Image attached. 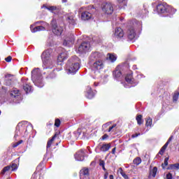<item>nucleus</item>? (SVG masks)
Returning <instances> with one entry per match:
<instances>
[{
  "mask_svg": "<svg viewBox=\"0 0 179 179\" xmlns=\"http://www.w3.org/2000/svg\"><path fill=\"white\" fill-rule=\"evenodd\" d=\"M178 97H179V92H175L173 96V101H178Z\"/></svg>",
  "mask_w": 179,
  "mask_h": 179,
  "instance_id": "nucleus-38",
  "label": "nucleus"
},
{
  "mask_svg": "<svg viewBox=\"0 0 179 179\" xmlns=\"http://www.w3.org/2000/svg\"><path fill=\"white\" fill-rule=\"evenodd\" d=\"M108 178V173H106L104 175V179Z\"/></svg>",
  "mask_w": 179,
  "mask_h": 179,
  "instance_id": "nucleus-54",
  "label": "nucleus"
},
{
  "mask_svg": "<svg viewBox=\"0 0 179 179\" xmlns=\"http://www.w3.org/2000/svg\"><path fill=\"white\" fill-rule=\"evenodd\" d=\"M67 20L70 24H75V20L72 17H69Z\"/></svg>",
  "mask_w": 179,
  "mask_h": 179,
  "instance_id": "nucleus-41",
  "label": "nucleus"
},
{
  "mask_svg": "<svg viewBox=\"0 0 179 179\" xmlns=\"http://www.w3.org/2000/svg\"><path fill=\"white\" fill-rule=\"evenodd\" d=\"M55 138H57V134H55V136L48 141L47 149H48V148H51V145H52V142H54Z\"/></svg>",
  "mask_w": 179,
  "mask_h": 179,
  "instance_id": "nucleus-31",
  "label": "nucleus"
},
{
  "mask_svg": "<svg viewBox=\"0 0 179 179\" xmlns=\"http://www.w3.org/2000/svg\"><path fill=\"white\" fill-rule=\"evenodd\" d=\"M139 135H141V134H133L131 136V138H138V136H139Z\"/></svg>",
  "mask_w": 179,
  "mask_h": 179,
  "instance_id": "nucleus-51",
  "label": "nucleus"
},
{
  "mask_svg": "<svg viewBox=\"0 0 179 179\" xmlns=\"http://www.w3.org/2000/svg\"><path fill=\"white\" fill-rule=\"evenodd\" d=\"M115 150H116V148H114L113 150H112V154L113 155H115Z\"/></svg>",
  "mask_w": 179,
  "mask_h": 179,
  "instance_id": "nucleus-55",
  "label": "nucleus"
},
{
  "mask_svg": "<svg viewBox=\"0 0 179 179\" xmlns=\"http://www.w3.org/2000/svg\"><path fill=\"white\" fill-rule=\"evenodd\" d=\"M110 125H111V122H107L104 124H103L102 126V129L103 132H107V131L108 130V127H110Z\"/></svg>",
  "mask_w": 179,
  "mask_h": 179,
  "instance_id": "nucleus-29",
  "label": "nucleus"
},
{
  "mask_svg": "<svg viewBox=\"0 0 179 179\" xmlns=\"http://www.w3.org/2000/svg\"><path fill=\"white\" fill-rule=\"evenodd\" d=\"M52 31L56 36H61L64 31L62 27L57 24V20H52L51 22Z\"/></svg>",
  "mask_w": 179,
  "mask_h": 179,
  "instance_id": "nucleus-7",
  "label": "nucleus"
},
{
  "mask_svg": "<svg viewBox=\"0 0 179 179\" xmlns=\"http://www.w3.org/2000/svg\"><path fill=\"white\" fill-rule=\"evenodd\" d=\"M164 166H169V157L164 159V164H162L163 169H164Z\"/></svg>",
  "mask_w": 179,
  "mask_h": 179,
  "instance_id": "nucleus-42",
  "label": "nucleus"
},
{
  "mask_svg": "<svg viewBox=\"0 0 179 179\" xmlns=\"http://www.w3.org/2000/svg\"><path fill=\"white\" fill-rule=\"evenodd\" d=\"M77 162H83L85 160V150H80L74 155Z\"/></svg>",
  "mask_w": 179,
  "mask_h": 179,
  "instance_id": "nucleus-16",
  "label": "nucleus"
},
{
  "mask_svg": "<svg viewBox=\"0 0 179 179\" xmlns=\"http://www.w3.org/2000/svg\"><path fill=\"white\" fill-rule=\"evenodd\" d=\"M94 86H97V84H96V83H94Z\"/></svg>",
  "mask_w": 179,
  "mask_h": 179,
  "instance_id": "nucleus-61",
  "label": "nucleus"
},
{
  "mask_svg": "<svg viewBox=\"0 0 179 179\" xmlns=\"http://www.w3.org/2000/svg\"><path fill=\"white\" fill-rule=\"evenodd\" d=\"M145 121H146V122H145L146 127H152V125L153 124V120H152V118L147 117Z\"/></svg>",
  "mask_w": 179,
  "mask_h": 179,
  "instance_id": "nucleus-28",
  "label": "nucleus"
},
{
  "mask_svg": "<svg viewBox=\"0 0 179 179\" xmlns=\"http://www.w3.org/2000/svg\"><path fill=\"white\" fill-rule=\"evenodd\" d=\"M123 86H124L125 87H131V86L126 85L125 84H123Z\"/></svg>",
  "mask_w": 179,
  "mask_h": 179,
  "instance_id": "nucleus-59",
  "label": "nucleus"
},
{
  "mask_svg": "<svg viewBox=\"0 0 179 179\" xmlns=\"http://www.w3.org/2000/svg\"><path fill=\"white\" fill-rule=\"evenodd\" d=\"M169 143H166L165 145L162 148L163 150H165L167 149V146H169Z\"/></svg>",
  "mask_w": 179,
  "mask_h": 179,
  "instance_id": "nucleus-49",
  "label": "nucleus"
},
{
  "mask_svg": "<svg viewBox=\"0 0 179 179\" xmlns=\"http://www.w3.org/2000/svg\"><path fill=\"white\" fill-rule=\"evenodd\" d=\"M164 152H166V150H163V148H161L160 151L159 152V155H163Z\"/></svg>",
  "mask_w": 179,
  "mask_h": 179,
  "instance_id": "nucleus-48",
  "label": "nucleus"
},
{
  "mask_svg": "<svg viewBox=\"0 0 179 179\" xmlns=\"http://www.w3.org/2000/svg\"><path fill=\"white\" fill-rule=\"evenodd\" d=\"M31 179H37V176H36V175H33Z\"/></svg>",
  "mask_w": 179,
  "mask_h": 179,
  "instance_id": "nucleus-56",
  "label": "nucleus"
},
{
  "mask_svg": "<svg viewBox=\"0 0 179 179\" xmlns=\"http://www.w3.org/2000/svg\"><path fill=\"white\" fill-rule=\"evenodd\" d=\"M109 178H110V179H114V176H113V175H110V176H109Z\"/></svg>",
  "mask_w": 179,
  "mask_h": 179,
  "instance_id": "nucleus-57",
  "label": "nucleus"
},
{
  "mask_svg": "<svg viewBox=\"0 0 179 179\" xmlns=\"http://www.w3.org/2000/svg\"><path fill=\"white\" fill-rule=\"evenodd\" d=\"M43 8H45V9H47L48 10H50V12H52L53 10H55L57 9V7L55 6L47 7V6H43Z\"/></svg>",
  "mask_w": 179,
  "mask_h": 179,
  "instance_id": "nucleus-37",
  "label": "nucleus"
},
{
  "mask_svg": "<svg viewBox=\"0 0 179 179\" xmlns=\"http://www.w3.org/2000/svg\"><path fill=\"white\" fill-rule=\"evenodd\" d=\"M156 174H157V167L155 166L150 171V177H152L155 178L156 177Z\"/></svg>",
  "mask_w": 179,
  "mask_h": 179,
  "instance_id": "nucleus-25",
  "label": "nucleus"
},
{
  "mask_svg": "<svg viewBox=\"0 0 179 179\" xmlns=\"http://www.w3.org/2000/svg\"><path fill=\"white\" fill-rule=\"evenodd\" d=\"M9 170H11V171H15L17 170V164L15 163H13L11 166H7L4 167L1 171V174H5L6 171H9Z\"/></svg>",
  "mask_w": 179,
  "mask_h": 179,
  "instance_id": "nucleus-17",
  "label": "nucleus"
},
{
  "mask_svg": "<svg viewBox=\"0 0 179 179\" xmlns=\"http://www.w3.org/2000/svg\"><path fill=\"white\" fill-rule=\"evenodd\" d=\"M74 134L77 136H79L80 135L82 134V130L80 129H78L77 131H75Z\"/></svg>",
  "mask_w": 179,
  "mask_h": 179,
  "instance_id": "nucleus-45",
  "label": "nucleus"
},
{
  "mask_svg": "<svg viewBox=\"0 0 179 179\" xmlns=\"http://www.w3.org/2000/svg\"><path fill=\"white\" fill-rule=\"evenodd\" d=\"M73 43H75V36H73V34H71L65 38L63 45L65 47H71V45H73Z\"/></svg>",
  "mask_w": 179,
  "mask_h": 179,
  "instance_id": "nucleus-12",
  "label": "nucleus"
},
{
  "mask_svg": "<svg viewBox=\"0 0 179 179\" xmlns=\"http://www.w3.org/2000/svg\"><path fill=\"white\" fill-rule=\"evenodd\" d=\"M120 174L122 177H123V178L129 179V178L128 177V175H127V173L124 172V171H122V168H120Z\"/></svg>",
  "mask_w": 179,
  "mask_h": 179,
  "instance_id": "nucleus-35",
  "label": "nucleus"
},
{
  "mask_svg": "<svg viewBox=\"0 0 179 179\" xmlns=\"http://www.w3.org/2000/svg\"><path fill=\"white\" fill-rule=\"evenodd\" d=\"M134 69H136V66H134Z\"/></svg>",
  "mask_w": 179,
  "mask_h": 179,
  "instance_id": "nucleus-60",
  "label": "nucleus"
},
{
  "mask_svg": "<svg viewBox=\"0 0 179 179\" xmlns=\"http://www.w3.org/2000/svg\"><path fill=\"white\" fill-rule=\"evenodd\" d=\"M107 138H108V135H107V134H104V135L102 136V139H107Z\"/></svg>",
  "mask_w": 179,
  "mask_h": 179,
  "instance_id": "nucleus-53",
  "label": "nucleus"
},
{
  "mask_svg": "<svg viewBox=\"0 0 179 179\" xmlns=\"http://www.w3.org/2000/svg\"><path fill=\"white\" fill-rule=\"evenodd\" d=\"M23 89L24 92H26L27 94H28V93H31V86H30L29 84H24Z\"/></svg>",
  "mask_w": 179,
  "mask_h": 179,
  "instance_id": "nucleus-26",
  "label": "nucleus"
},
{
  "mask_svg": "<svg viewBox=\"0 0 179 179\" xmlns=\"http://www.w3.org/2000/svg\"><path fill=\"white\" fill-rule=\"evenodd\" d=\"M169 170H179V164H171L169 166Z\"/></svg>",
  "mask_w": 179,
  "mask_h": 179,
  "instance_id": "nucleus-32",
  "label": "nucleus"
},
{
  "mask_svg": "<svg viewBox=\"0 0 179 179\" xmlns=\"http://www.w3.org/2000/svg\"><path fill=\"white\" fill-rule=\"evenodd\" d=\"M83 8H80L79 12L81 13V19L82 20H89L92 19V13L87 11H83Z\"/></svg>",
  "mask_w": 179,
  "mask_h": 179,
  "instance_id": "nucleus-15",
  "label": "nucleus"
},
{
  "mask_svg": "<svg viewBox=\"0 0 179 179\" xmlns=\"http://www.w3.org/2000/svg\"><path fill=\"white\" fill-rule=\"evenodd\" d=\"M101 8L103 13H106V15H112L114 12V7L110 3H103Z\"/></svg>",
  "mask_w": 179,
  "mask_h": 179,
  "instance_id": "nucleus-11",
  "label": "nucleus"
},
{
  "mask_svg": "<svg viewBox=\"0 0 179 179\" xmlns=\"http://www.w3.org/2000/svg\"><path fill=\"white\" fill-rule=\"evenodd\" d=\"M42 23V25L38 26V27H34V25H31L30 26V29L31 33H36V31H43L46 29H48L50 27V24L47 22H44L43 21L41 22Z\"/></svg>",
  "mask_w": 179,
  "mask_h": 179,
  "instance_id": "nucleus-8",
  "label": "nucleus"
},
{
  "mask_svg": "<svg viewBox=\"0 0 179 179\" xmlns=\"http://www.w3.org/2000/svg\"><path fill=\"white\" fill-rule=\"evenodd\" d=\"M52 49L49 48L45 50L41 55L43 69H52L55 66V62L51 59Z\"/></svg>",
  "mask_w": 179,
  "mask_h": 179,
  "instance_id": "nucleus-1",
  "label": "nucleus"
},
{
  "mask_svg": "<svg viewBox=\"0 0 179 179\" xmlns=\"http://www.w3.org/2000/svg\"><path fill=\"white\" fill-rule=\"evenodd\" d=\"M46 45L48 47H52V45H54V41L52 40V38H49L47 41Z\"/></svg>",
  "mask_w": 179,
  "mask_h": 179,
  "instance_id": "nucleus-36",
  "label": "nucleus"
},
{
  "mask_svg": "<svg viewBox=\"0 0 179 179\" xmlns=\"http://www.w3.org/2000/svg\"><path fill=\"white\" fill-rule=\"evenodd\" d=\"M125 80L127 83H129V85H131L132 86H136L138 85V83H135L134 80V78H132V75L131 73L127 74L125 76Z\"/></svg>",
  "mask_w": 179,
  "mask_h": 179,
  "instance_id": "nucleus-20",
  "label": "nucleus"
},
{
  "mask_svg": "<svg viewBox=\"0 0 179 179\" xmlns=\"http://www.w3.org/2000/svg\"><path fill=\"white\" fill-rule=\"evenodd\" d=\"M111 148V145L108 144H103L101 147V152H108V150H110V148Z\"/></svg>",
  "mask_w": 179,
  "mask_h": 179,
  "instance_id": "nucleus-24",
  "label": "nucleus"
},
{
  "mask_svg": "<svg viewBox=\"0 0 179 179\" xmlns=\"http://www.w3.org/2000/svg\"><path fill=\"white\" fill-rule=\"evenodd\" d=\"M21 143H23V141L20 140V141L15 143V144H13V148H17V146H19V145H21Z\"/></svg>",
  "mask_w": 179,
  "mask_h": 179,
  "instance_id": "nucleus-44",
  "label": "nucleus"
},
{
  "mask_svg": "<svg viewBox=\"0 0 179 179\" xmlns=\"http://www.w3.org/2000/svg\"><path fill=\"white\" fill-rule=\"evenodd\" d=\"M118 3H123V5H126L127 0H117Z\"/></svg>",
  "mask_w": 179,
  "mask_h": 179,
  "instance_id": "nucleus-46",
  "label": "nucleus"
},
{
  "mask_svg": "<svg viewBox=\"0 0 179 179\" xmlns=\"http://www.w3.org/2000/svg\"><path fill=\"white\" fill-rule=\"evenodd\" d=\"M89 169L83 168L80 171V179H89Z\"/></svg>",
  "mask_w": 179,
  "mask_h": 179,
  "instance_id": "nucleus-18",
  "label": "nucleus"
},
{
  "mask_svg": "<svg viewBox=\"0 0 179 179\" xmlns=\"http://www.w3.org/2000/svg\"><path fill=\"white\" fill-rule=\"evenodd\" d=\"M31 129H33V127L31 126Z\"/></svg>",
  "mask_w": 179,
  "mask_h": 179,
  "instance_id": "nucleus-63",
  "label": "nucleus"
},
{
  "mask_svg": "<svg viewBox=\"0 0 179 179\" xmlns=\"http://www.w3.org/2000/svg\"><path fill=\"white\" fill-rule=\"evenodd\" d=\"M92 50V46L90 45V43L89 42H83L78 47V52L80 54H86V52H89V51Z\"/></svg>",
  "mask_w": 179,
  "mask_h": 179,
  "instance_id": "nucleus-9",
  "label": "nucleus"
},
{
  "mask_svg": "<svg viewBox=\"0 0 179 179\" xmlns=\"http://www.w3.org/2000/svg\"><path fill=\"white\" fill-rule=\"evenodd\" d=\"M136 120L138 125H142V124L143 123V120H142V115H138Z\"/></svg>",
  "mask_w": 179,
  "mask_h": 179,
  "instance_id": "nucleus-33",
  "label": "nucleus"
},
{
  "mask_svg": "<svg viewBox=\"0 0 179 179\" xmlns=\"http://www.w3.org/2000/svg\"><path fill=\"white\" fill-rule=\"evenodd\" d=\"M173 140V136H171L169 140L167 141V143H170L171 142V141Z\"/></svg>",
  "mask_w": 179,
  "mask_h": 179,
  "instance_id": "nucleus-52",
  "label": "nucleus"
},
{
  "mask_svg": "<svg viewBox=\"0 0 179 179\" xmlns=\"http://www.w3.org/2000/svg\"><path fill=\"white\" fill-rule=\"evenodd\" d=\"M156 13H174L177 11L175 8L166 3H159L154 9Z\"/></svg>",
  "mask_w": 179,
  "mask_h": 179,
  "instance_id": "nucleus-5",
  "label": "nucleus"
},
{
  "mask_svg": "<svg viewBox=\"0 0 179 179\" xmlns=\"http://www.w3.org/2000/svg\"><path fill=\"white\" fill-rule=\"evenodd\" d=\"M99 166H101V167H102L103 170H104V171H106V162H104L103 160H100L99 161Z\"/></svg>",
  "mask_w": 179,
  "mask_h": 179,
  "instance_id": "nucleus-39",
  "label": "nucleus"
},
{
  "mask_svg": "<svg viewBox=\"0 0 179 179\" xmlns=\"http://www.w3.org/2000/svg\"><path fill=\"white\" fill-rule=\"evenodd\" d=\"M104 59L94 62L92 66V70L94 73H100V71L104 69Z\"/></svg>",
  "mask_w": 179,
  "mask_h": 179,
  "instance_id": "nucleus-6",
  "label": "nucleus"
},
{
  "mask_svg": "<svg viewBox=\"0 0 179 179\" xmlns=\"http://www.w3.org/2000/svg\"><path fill=\"white\" fill-rule=\"evenodd\" d=\"M106 59L108 61H110L111 62H115V61H117V55L108 53Z\"/></svg>",
  "mask_w": 179,
  "mask_h": 179,
  "instance_id": "nucleus-23",
  "label": "nucleus"
},
{
  "mask_svg": "<svg viewBox=\"0 0 179 179\" xmlns=\"http://www.w3.org/2000/svg\"><path fill=\"white\" fill-rule=\"evenodd\" d=\"M113 75L115 80H121L122 79V72L121 71V66H117L113 71Z\"/></svg>",
  "mask_w": 179,
  "mask_h": 179,
  "instance_id": "nucleus-13",
  "label": "nucleus"
},
{
  "mask_svg": "<svg viewBox=\"0 0 179 179\" xmlns=\"http://www.w3.org/2000/svg\"><path fill=\"white\" fill-rule=\"evenodd\" d=\"M133 163H134V164H136V166H139V164H141V163H142V159H141L140 157H137L134 159Z\"/></svg>",
  "mask_w": 179,
  "mask_h": 179,
  "instance_id": "nucleus-34",
  "label": "nucleus"
},
{
  "mask_svg": "<svg viewBox=\"0 0 179 179\" xmlns=\"http://www.w3.org/2000/svg\"><path fill=\"white\" fill-rule=\"evenodd\" d=\"M1 113H2V112L0 110V115H1Z\"/></svg>",
  "mask_w": 179,
  "mask_h": 179,
  "instance_id": "nucleus-62",
  "label": "nucleus"
},
{
  "mask_svg": "<svg viewBox=\"0 0 179 179\" xmlns=\"http://www.w3.org/2000/svg\"><path fill=\"white\" fill-rule=\"evenodd\" d=\"M68 58V52L64 50L57 57V62H64Z\"/></svg>",
  "mask_w": 179,
  "mask_h": 179,
  "instance_id": "nucleus-19",
  "label": "nucleus"
},
{
  "mask_svg": "<svg viewBox=\"0 0 179 179\" xmlns=\"http://www.w3.org/2000/svg\"><path fill=\"white\" fill-rule=\"evenodd\" d=\"M5 83L6 86H10L12 85V76L10 74L5 76Z\"/></svg>",
  "mask_w": 179,
  "mask_h": 179,
  "instance_id": "nucleus-22",
  "label": "nucleus"
},
{
  "mask_svg": "<svg viewBox=\"0 0 179 179\" xmlns=\"http://www.w3.org/2000/svg\"><path fill=\"white\" fill-rule=\"evenodd\" d=\"M80 59L76 56L72 57L67 62L66 71L67 73H76L79 71L80 66L79 65Z\"/></svg>",
  "mask_w": 179,
  "mask_h": 179,
  "instance_id": "nucleus-3",
  "label": "nucleus"
},
{
  "mask_svg": "<svg viewBox=\"0 0 179 179\" xmlns=\"http://www.w3.org/2000/svg\"><path fill=\"white\" fill-rule=\"evenodd\" d=\"M59 125H61V120H59V119H56L55 122V127H57L58 128Z\"/></svg>",
  "mask_w": 179,
  "mask_h": 179,
  "instance_id": "nucleus-43",
  "label": "nucleus"
},
{
  "mask_svg": "<svg viewBox=\"0 0 179 179\" xmlns=\"http://www.w3.org/2000/svg\"><path fill=\"white\" fill-rule=\"evenodd\" d=\"M11 97H17L20 93L19 92L18 90L15 88L13 91L10 92Z\"/></svg>",
  "mask_w": 179,
  "mask_h": 179,
  "instance_id": "nucleus-27",
  "label": "nucleus"
},
{
  "mask_svg": "<svg viewBox=\"0 0 179 179\" xmlns=\"http://www.w3.org/2000/svg\"><path fill=\"white\" fill-rule=\"evenodd\" d=\"M67 1H68V0H62V2L63 3H65L67 2Z\"/></svg>",
  "mask_w": 179,
  "mask_h": 179,
  "instance_id": "nucleus-58",
  "label": "nucleus"
},
{
  "mask_svg": "<svg viewBox=\"0 0 179 179\" xmlns=\"http://www.w3.org/2000/svg\"><path fill=\"white\" fill-rule=\"evenodd\" d=\"M20 135H22V131H20V124H18L16 127L15 138H17Z\"/></svg>",
  "mask_w": 179,
  "mask_h": 179,
  "instance_id": "nucleus-30",
  "label": "nucleus"
},
{
  "mask_svg": "<svg viewBox=\"0 0 179 179\" xmlns=\"http://www.w3.org/2000/svg\"><path fill=\"white\" fill-rule=\"evenodd\" d=\"M166 179H173V176H171V173H168L166 175Z\"/></svg>",
  "mask_w": 179,
  "mask_h": 179,
  "instance_id": "nucleus-50",
  "label": "nucleus"
},
{
  "mask_svg": "<svg viewBox=\"0 0 179 179\" xmlns=\"http://www.w3.org/2000/svg\"><path fill=\"white\" fill-rule=\"evenodd\" d=\"M115 127H117V124H113L112 126L111 125H110L109 127H108V130H107V132H113V129H114V128H115Z\"/></svg>",
  "mask_w": 179,
  "mask_h": 179,
  "instance_id": "nucleus-40",
  "label": "nucleus"
},
{
  "mask_svg": "<svg viewBox=\"0 0 179 179\" xmlns=\"http://www.w3.org/2000/svg\"><path fill=\"white\" fill-rule=\"evenodd\" d=\"M100 59H104V55L99 52H92L89 57L90 62H96Z\"/></svg>",
  "mask_w": 179,
  "mask_h": 179,
  "instance_id": "nucleus-10",
  "label": "nucleus"
},
{
  "mask_svg": "<svg viewBox=\"0 0 179 179\" xmlns=\"http://www.w3.org/2000/svg\"><path fill=\"white\" fill-rule=\"evenodd\" d=\"M31 80L37 87H43L44 86L40 69H35L31 71Z\"/></svg>",
  "mask_w": 179,
  "mask_h": 179,
  "instance_id": "nucleus-4",
  "label": "nucleus"
},
{
  "mask_svg": "<svg viewBox=\"0 0 179 179\" xmlns=\"http://www.w3.org/2000/svg\"><path fill=\"white\" fill-rule=\"evenodd\" d=\"M94 94H96V93L92 91V87H87L86 89V94H85L87 99H93V97H94Z\"/></svg>",
  "mask_w": 179,
  "mask_h": 179,
  "instance_id": "nucleus-21",
  "label": "nucleus"
},
{
  "mask_svg": "<svg viewBox=\"0 0 179 179\" xmlns=\"http://www.w3.org/2000/svg\"><path fill=\"white\" fill-rule=\"evenodd\" d=\"M142 29V22L139 21H134L133 25L129 26L127 30V37L129 40H135L138 35L136 31H140Z\"/></svg>",
  "mask_w": 179,
  "mask_h": 179,
  "instance_id": "nucleus-2",
  "label": "nucleus"
},
{
  "mask_svg": "<svg viewBox=\"0 0 179 179\" xmlns=\"http://www.w3.org/2000/svg\"><path fill=\"white\" fill-rule=\"evenodd\" d=\"M124 37V30L121 27H117L115 29L114 38L117 40H121Z\"/></svg>",
  "mask_w": 179,
  "mask_h": 179,
  "instance_id": "nucleus-14",
  "label": "nucleus"
},
{
  "mask_svg": "<svg viewBox=\"0 0 179 179\" xmlns=\"http://www.w3.org/2000/svg\"><path fill=\"white\" fill-rule=\"evenodd\" d=\"M5 61H6V62H10V61H12V57L8 56V57H6V58L5 59Z\"/></svg>",
  "mask_w": 179,
  "mask_h": 179,
  "instance_id": "nucleus-47",
  "label": "nucleus"
}]
</instances>
